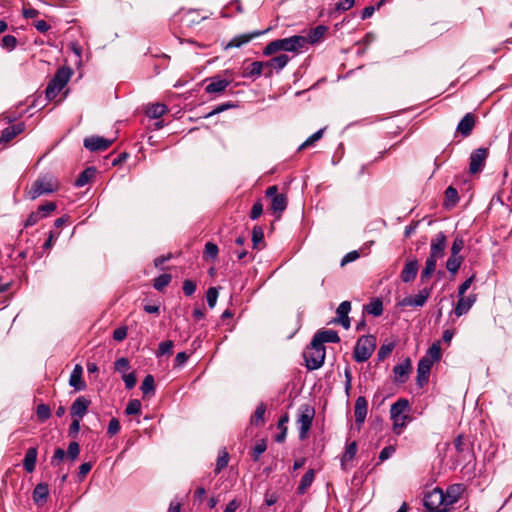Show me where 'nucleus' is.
I'll return each instance as SVG.
<instances>
[{"mask_svg": "<svg viewBox=\"0 0 512 512\" xmlns=\"http://www.w3.org/2000/svg\"><path fill=\"white\" fill-rule=\"evenodd\" d=\"M306 44L307 39L305 36L293 35L288 38L276 39L269 42L265 46L263 54L265 56H271L279 51L298 53L306 46Z\"/></svg>", "mask_w": 512, "mask_h": 512, "instance_id": "obj_1", "label": "nucleus"}, {"mask_svg": "<svg viewBox=\"0 0 512 512\" xmlns=\"http://www.w3.org/2000/svg\"><path fill=\"white\" fill-rule=\"evenodd\" d=\"M59 183L57 179L50 173L40 174L32 183L27 191V195L31 200H35L41 195L50 194L57 191Z\"/></svg>", "mask_w": 512, "mask_h": 512, "instance_id": "obj_2", "label": "nucleus"}, {"mask_svg": "<svg viewBox=\"0 0 512 512\" xmlns=\"http://www.w3.org/2000/svg\"><path fill=\"white\" fill-rule=\"evenodd\" d=\"M73 71L68 66H62L57 69L53 78L49 81L46 89L45 95L47 100H53L58 93L64 88V86L68 83Z\"/></svg>", "mask_w": 512, "mask_h": 512, "instance_id": "obj_3", "label": "nucleus"}, {"mask_svg": "<svg viewBox=\"0 0 512 512\" xmlns=\"http://www.w3.org/2000/svg\"><path fill=\"white\" fill-rule=\"evenodd\" d=\"M376 348V337L373 335L361 336L354 347L353 358L358 363L367 361Z\"/></svg>", "mask_w": 512, "mask_h": 512, "instance_id": "obj_4", "label": "nucleus"}, {"mask_svg": "<svg viewBox=\"0 0 512 512\" xmlns=\"http://www.w3.org/2000/svg\"><path fill=\"white\" fill-rule=\"evenodd\" d=\"M326 356L325 346H314L313 340L303 353L308 370L319 369L323 364Z\"/></svg>", "mask_w": 512, "mask_h": 512, "instance_id": "obj_5", "label": "nucleus"}, {"mask_svg": "<svg viewBox=\"0 0 512 512\" xmlns=\"http://www.w3.org/2000/svg\"><path fill=\"white\" fill-rule=\"evenodd\" d=\"M423 504L426 512H448L449 510L445 507L444 491L438 487L425 494Z\"/></svg>", "mask_w": 512, "mask_h": 512, "instance_id": "obj_6", "label": "nucleus"}, {"mask_svg": "<svg viewBox=\"0 0 512 512\" xmlns=\"http://www.w3.org/2000/svg\"><path fill=\"white\" fill-rule=\"evenodd\" d=\"M299 412L300 414L297 419V423L299 424V439L305 440L312 426V421L315 415V409L305 404L300 406Z\"/></svg>", "mask_w": 512, "mask_h": 512, "instance_id": "obj_7", "label": "nucleus"}, {"mask_svg": "<svg viewBox=\"0 0 512 512\" xmlns=\"http://www.w3.org/2000/svg\"><path fill=\"white\" fill-rule=\"evenodd\" d=\"M489 156L488 148H478L472 151L470 155L469 173L477 174L481 172L485 166L486 159Z\"/></svg>", "mask_w": 512, "mask_h": 512, "instance_id": "obj_8", "label": "nucleus"}, {"mask_svg": "<svg viewBox=\"0 0 512 512\" xmlns=\"http://www.w3.org/2000/svg\"><path fill=\"white\" fill-rule=\"evenodd\" d=\"M270 30V28H267L265 30H255L249 33H244L237 35L233 37L226 45L225 50L231 49V48H240L241 46L249 43L250 41L254 40L255 38L264 35Z\"/></svg>", "mask_w": 512, "mask_h": 512, "instance_id": "obj_9", "label": "nucleus"}, {"mask_svg": "<svg viewBox=\"0 0 512 512\" xmlns=\"http://www.w3.org/2000/svg\"><path fill=\"white\" fill-rule=\"evenodd\" d=\"M454 447L458 453V461L468 465L474 458L473 447L472 445L464 442L463 435H459L454 440Z\"/></svg>", "mask_w": 512, "mask_h": 512, "instance_id": "obj_10", "label": "nucleus"}, {"mask_svg": "<svg viewBox=\"0 0 512 512\" xmlns=\"http://www.w3.org/2000/svg\"><path fill=\"white\" fill-rule=\"evenodd\" d=\"M447 247V237L443 232H439L435 235L431 240L430 244V254L429 256L439 259L442 258L445 254V249Z\"/></svg>", "mask_w": 512, "mask_h": 512, "instance_id": "obj_11", "label": "nucleus"}, {"mask_svg": "<svg viewBox=\"0 0 512 512\" xmlns=\"http://www.w3.org/2000/svg\"><path fill=\"white\" fill-rule=\"evenodd\" d=\"M113 142L114 140L106 139L104 137L91 136L84 139L83 145L86 149L95 152L107 150Z\"/></svg>", "mask_w": 512, "mask_h": 512, "instance_id": "obj_12", "label": "nucleus"}, {"mask_svg": "<svg viewBox=\"0 0 512 512\" xmlns=\"http://www.w3.org/2000/svg\"><path fill=\"white\" fill-rule=\"evenodd\" d=\"M290 61V57L286 54H280L271 58L268 61H264V76L266 78H270L273 75V69L281 70L283 69L287 63Z\"/></svg>", "mask_w": 512, "mask_h": 512, "instance_id": "obj_13", "label": "nucleus"}, {"mask_svg": "<svg viewBox=\"0 0 512 512\" xmlns=\"http://www.w3.org/2000/svg\"><path fill=\"white\" fill-rule=\"evenodd\" d=\"M432 292V287H424L419 294L415 296H407L403 298L400 302L402 306H410V307H422L430 297Z\"/></svg>", "mask_w": 512, "mask_h": 512, "instance_id": "obj_14", "label": "nucleus"}, {"mask_svg": "<svg viewBox=\"0 0 512 512\" xmlns=\"http://www.w3.org/2000/svg\"><path fill=\"white\" fill-rule=\"evenodd\" d=\"M432 366L433 361H431L427 356H424L419 360L417 367V384L420 387H423L428 383Z\"/></svg>", "mask_w": 512, "mask_h": 512, "instance_id": "obj_15", "label": "nucleus"}, {"mask_svg": "<svg viewBox=\"0 0 512 512\" xmlns=\"http://www.w3.org/2000/svg\"><path fill=\"white\" fill-rule=\"evenodd\" d=\"M91 404V400L84 397L79 396L74 400L70 408V414L73 418L81 419L87 413L88 408Z\"/></svg>", "mask_w": 512, "mask_h": 512, "instance_id": "obj_16", "label": "nucleus"}, {"mask_svg": "<svg viewBox=\"0 0 512 512\" xmlns=\"http://www.w3.org/2000/svg\"><path fill=\"white\" fill-rule=\"evenodd\" d=\"M312 340L314 346H324V343L340 342V337L336 331L329 329L318 331Z\"/></svg>", "mask_w": 512, "mask_h": 512, "instance_id": "obj_17", "label": "nucleus"}, {"mask_svg": "<svg viewBox=\"0 0 512 512\" xmlns=\"http://www.w3.org/2000/svg\"><path fill=\"white\" fill-rule=\"evenodd\" d=\"M476 124V116L469 112L465 114V116L460 120L457 125L456 133L462 135L463 137H468L471 135Z\"/></svg>", "mask_w": 512, "mask_h": 512, "instance_id": "obj_18", "label": "nucleus"}, {"mask_svg": "<svg viewBox=\"0 0 512 512\" xmlns=\"http://www.w3.org/2000/svg\"><path fill=\"white\" fill-rule=\"evenodd\" d=\"M351 311V303L349 301H343L336 309L337 318L333 320L334 323L342 325L344 329L350 328L349 313Z\"/></svg>", "mask_w": 512, "mask_h": 512, "instance_id": "obj_19", "label": "nucleus"}, {"mask_svg": "<svg viewBox=\"0 0 512 512\" xmlns=\"http://www.w3.org/2000/svg\"><path fill=\"white\" fill-rule=\"evenodd\" d=\"M419 269V263L417 259L407 260L401 273L400 278L404 283H410L415 280Z\"/></svg>", "mask_w": 512, "mask_h": 512, "instance_id": "obj_20", "label": "nucleus"}, {"mask_svg": "<svg viewBox=\"0 0 512 512\" xmlns=\"http://www.w3.org/2000/svg\"><path fill=\"white\" fill-rule=\"evenodd\" d=\"M464 491L465 487L463 484L450 485L446 492H444L445 507L448 508L449 506L458 502Z\"/></svg>", "mask_w": 512, "mask_h": 512, "instance_id": "obj_21", "label": "nucleus"}, {"mask_svg": "<svg viewBox=\"0 0 512 512\" xmlns=\"http://www.w3.org/2000/svg\"><path fill=\"white\" fill-rule=\"evenodd\" d=\"M411 369L412 364L410 358H406L403 362L394 366L393 372L395 374V381L399 383L406 382Z\"/></svg>", "mask_w": 512, "mask_h": 512, "instance_id": "obj_22", "label": "nucleus"}, {"mask_svg": "<svg viewBox=\"0 0 512 512\" xmlns=\"http://www.w3.org/2000/svg\"><path fill=\"white\" fill-rule=\"evenodd\" d=\"M368 402L364 396H359L354 405L355 422L361 425L367 416Z\"/></svg>", "mask_w": 512, "mask_h": 512, "instance_id": "obj_23", "label": "nucleus"}, {"mask_svg": "<svg viewBox=\"0 0 512 512\" xmlns=\"http://www.w3.org/2000/svg\"><path fill=\"white\" fill-rule=\"evenodd\" d=\"M25 130L24 123H18L16 125L6 127L0 136V143H9L13 140L17 135L22 133Z\"/></svg>", "mask_w": 512, "mask_h": 512, "instance_id": "obj_24", "label": "nucleus"}, {"mask_svg": "<svg viewBox=\"0 0 512 512\" xmlns=\"http://www.w3.org/2000/svg\"><path fill=\"white\" fill-rule=\"evenodd\" d=\"M264 61H254L243 69L242 76L245 78L255 79L262 74L264 75Z\"/></svg>", "mask_w": 512, "mask_h": 512, "instance_id": "obj_25", "label": "nucleus"}, {"mask_svg": "<svg viewBox=\"0 0 512 512\" xmlns=\"http://www.w3.org/2000/svg\"><path fill=\"white\" fill-rule=\"evenodd\" d=\"M49 496V486L46 483H39L35 486L32 498L36 505L41 506L46 503Z\"/></svg>", "mask_w": 512, "mask_h": 512, "instance_id": "obj_26", "label": "nucleus"}, {"mask_svg": "<svg viewBox=\"0 0 512 512\" xmlns=\"http://www.w3.org/2000/svg\"><path fill=\"white\" fill-rule=\"evenodd\" d=\"M82 374V366L80 364H76L70 375L69 384L77 391H82L86 388V383L82 379Z\"/></svg>", "mask_w": 512, "mask_h": 512, "instance_id": "obj_27", "label": "nucleus"}, {"mask_svg": "<svg viewBox=\"0 0 512 512\" xmlns=\"http://www.w3.org/2000/svg\"><path fill=\"white\" fill-rule=\"evenodd\" d=\"M38 451L36 447H30L26 451L23 459V466L27 473H32L35 470L37 462Z\"/></svg>", "mask_w": 512, "mask_h": 512, "instance_id": "obj_28", "label": "nucleus"}, {"mask_svg": "<svg viewBox=\"0 0 512 512\" xmlns=\"http://www.w3.org/2000/svg\"><path fill=\"white\" fill-rule=\"evenodd\" d=\"M230 85V81L219 77L211 78V82L205 87L207 93H221Z\"/></svg>", "mask_w": 512, "mask_h": 512, "instance_id": "obj_29", "label": "nucleus"}, {"mask_svg": "<svg viewBox=\"0 0 512 512\" xmlns=\"http://www.w3.org/2000/svg\"><path fill=\"white\" fill-rule=\"evenodd\" d=\"M409 409V401L405 398L398 399L395 403L391 405L390 408V417L391 419H396L402 415H405V412Z\"/></svg>", "mask_w": 512, "mask_h": 512, "instance_id": "obj_30", "label": "nucleus"}, {"mask_svg": "<svg viewBox=\"0 0 512 512\" xmlns=\"http://www.w3.org/2000/svg\"><path fill=\"white\" fill-rule=\"evenodd\" d=\"M328 31V27L325 25H318L315 28L310 29L306 37L307 44H315L320 42Z\"/></svg>", "mask_w": 512, "mask_h": 512, "instance_id": "obj_31", "label": "nucleus"}, {"mask_svg": "<svg viewBox=\"0 0 512 512\" xmlns=\"http://www.w3.org/2000/svg\"><path fill=\"white\" fill-rule=\"evenodd\" d=\"M288 199L285 194L275 196L271 201V210L273 213L278 214L277 218L281 217V214L286 210Z\"/></svg>", "mask_w": 512, "mask_h": 512, "instance_id": "obj_32", "label": "nucleus"}, {"mask_svg": "<svg viewBox=\"0 0 512 512\" xmlns=\"http://www.w3.org/2000/svg\"><path fill=\"white\" fill-rule=\"evenodd\" d=\"M315 470L309 469L301 478L300 483L297 487V494L303 495L306 493L308 488L312 485L315 480Z\"/></svg>", "mask_w": 512, "mask_h": 512, "instance_id": "obj_33", "label": "nucleus"}, {"mask_svg": "<svg viewBox=\"0 0 512 512\" xmlns=\"http://www.w3.org/2000/svg\"><path fill=\"white\" fill-rule=\"evenodd\" d=\"M475 301V297H471V296H468V297H459L458 301H457V304L454 308V313L460 317L462 315H464L465 313H467L469 311V309L472 307L473 303Z\"/></svg>", "mask_w": 512, "mask_h": 512, "instance_id": "obj_34", "label": "nucleus"}, {"mask_svg": "<svg viewBox=\"0 0 512 512\" xmlns=\"http://www.w3.org/2000/svg\"><path fill=\"white\" fill-rule=\"evenodd\" d=\"M438 259L433 258L431 256H428L425 262V267L421 272L420 281L421 283H425L432 274L435 272L436 269V262Z\"/></svg>", "mask_w": 512, "mask_h": 512, "instance_id": "obj_35", "label": "nucleus"}, {"mask_svg": "<svg viewBox=\"0 0 512 512\" xmlns=\"http://www.w3.org/2000/svg\"><path fill=\"white\" fill-rule=\"evenodd\" d=\"M364 311L374 317H379L383 313V302L380 298L373 299L369 304L364 305Z\"/></svg>", "mask_w": 512, "mask_h": 512, "instance_id": "obj_36", "label": "nucleus"}, {"mask_svg": "<svg viewBox=\"0 0 512 512\" xmlns=\"http://www.w3.org/2000/svg\"><path fill=\"white\" fill-rule=\"evenodd\" d=\"M96 175V168L95 167H88L84 171H82L77 179L75 180V186L76 187H83L89 181L94 178Z\"/></svg>", "mask_w": 512, "mask_h": 512, "instance_id": "obj_37", "label": "nucleus"}, {"mask_svg": "<svg viewBox=\"0 0 512 512\" xmlns=\"http://www.w3.org/2000/svg\"><path fill=\"white\" fill-rule=\"evenodd\" d=\"M266 405L261 402L257 407L250 419V424L255 426H263L265 424L264 414Z\"/></svg>", "mask_w": 512, "mask_h": 512, "instance_id": "obj_38", "label": "nucleus"}, {"mask_svg": "<svg viewBox=\"0 0 512 512\" xmlns=\"http://www.w3.org/2000/svg\"><path fill=\"white\" fill-rule=\"evenodd\" d=\"M141 391L143 393V397L155 394V380L153 375L148 374L145 376L141 385Z\"/></svg>", "mask_w": 512, "mask_h": 512, "instance_id": "obj_39", "label": "nucleus"}, {"mask_svg": "<svg viewBox=\"0 0 512 512\" xmlns=\"http://www.w3.org/2000/svg\"><path fill=\"white\" fill-rule=\"evenodd\" d=\"M357 453V443L355 441L351 442L346 446L345 452L341 458V467L343 470H346V463L354 458Z\"/></svg>", "mask_w": 512, "mask_h": 512, "instance_id": "obj_40", "label": "nucleus"}, {"mask_svg": "<svg viewBox=\"0 0 512 512\" xmlns=\"http://www.w3.org/2000/svg\"><path fill=\"white\" fill-rule=\"evenodd\" d=\"M463 260V256L450 255V257L446 261V269L452 274L457 273Z\"/></svg>", "mask_w": 512, "mask_h": 512, "instance_id": "obj_41", "label": "nucleus"}, {"mask_svg": "<svg viewBox=\"0 0 512 512\" xmlns=\"http://www.w3.org/2000/svg\"><path fill=\"white\" fill-rule=\"evenodd\" d=\"M267 443L265 439L259 440L255 446L251 449L250 455L254 462H258L260 456L266 451Z\"/></svg>", "mask_w": 512, "mask_h": 512, "instance_id": "obj_42", "label": "nucleus"}, {"mask_svg": "<svg viewBox=\"0 0 512 512\" xmlns=\"http://www.w3.org/2000/svg\"><path fill=\"white\" fill-rule=\"evenodd\" d=\"M458 192L453 186L447 187L445 190V206L454 207L458 203Z\"/></svg>", "mask_w": 512, "mask_h": 512, "instance_id": "obj_43", "label": "nucleus"}, {"mask_svg": "<svg viewBox=\"0 0 512 512\" xmlns=\"http://www.w3.org/2000/svg\"><path fill=\"white\" fill-rule=\"evenodd\" d=\"M167 111V107L164 104L156 103L151 105L146 113L149 117L159 119Z\"/></svg>", "mask_w": 512, "mask_h": 512, "instance_id": "obj_44", "label": "nucleus"}, {"mask_svg": "<svg viewBox=\"0 0 512 512\" xmlns=\"http://www.w3.org/2000/svg\"><path fill=\"white\" fill-rule=\"evenodd\" d=\"M229 462V454L226 451V449H223L219 452L217 461H216V468H215V474H219L224 468L227 467Z\"/></svg>", "mask_w": 512, "mask_h": 512, "instance_id": "obj_45", "label": "nucleus"}, {"mask_svg": "<svg viewBox=\"0 0 512 512\" xmlns=\"http://www.w3.org/2000/svg\"><path fill=\"white\" fill-rule=\"evenodd\" d=\"M171 280L172 276L170 274H161L154 279L153 287L158 291H162L165 287H167L170 284Z\"/></svg>", "mask_w": 512, "mask_h": 512, "instance_id": "obj_46", "label": "nucleus"}, {"mask_svg": "<svg viewBox=\"0 0 512 512\" xmlns=\"http://www.w3.org/2000/svg\"><path fill=\"white\" fill-rule=\"evenodd\" d=\"M431 361L434 362H437L441 359V356H442V351H441V346H440V341H436L434 342L430 347L429 349L427 350V355H426Z\"/></svg>", "mask_w": 512, "mask_h": 512, "instance_id": "obj_47", "label": "nucleus"}, {"mask_svg": "<svg viewBox=\"0 0 512 512\" xmlns=\"http://www.w3.org/2000/svg\"><path fill=\"white\" fill-rule=\"evenodd\" d=\"M264 242V232L261 226H254L252 229V243L254 249H259V244Z\"/></svg>", "mask_w": 512, "mask_h": 512, "instance_id": "obj_48", "label": "nucleus"}, {"mask_svg": "<svg viewBox=\"0 0 512 512\" xmlns=\"http://www.w3.org/2000/svg\"><path fill=\"white\" fill-rule=\"evenodd\" d=\"M395 346V342H389L381 345L377 353L378 361H384L391 354Z\"/></svg>", "mask_w": 512, "mask_h": 512, "instance_id": "obj_49", "label": "nucleus"}, {"mask_svg": "<svg viewBox=\"0 0 512 512\" xmlns=\"http://www.w3.org/2000/svg\"><path fill=\"white\" fill-rule=\"evenodd\" d=\"M393 420V431L397 434H400L401 431L406 427L407 423L411 420V417L407 414L402 415Z\"/></svg>", "mask_w": 512, "mask_h": 512, "instance_id": "obj_50", "label": "nucleus"}, {"mask_svg": "<svg viewBox=\"0 0 512 512\" xmlns=\"http://www.w3.org/2000/svg\"><path fill=\"white\" fill-rule=\"evenodd\" d=\"M80 454V445L78 442H70L66 452V459L74 462Z\"/></svg>", "mask_w": 512, "mask_h": 512, "instance_id": "obj_51", "label": "nucleus"}, {"mask_svg": "<svg viewBox=\"0 0 512 512\" xmlns=\"http://www.w3.org/2000/svg\"><path fill=\"white\" fill-rule=\"evenodd\" d=\"M36 415L40 422L48 420L51 416V409L49 405L41 403L36 408Z\"/></svg>", "mask_w": 512, "mask_h": 512, "instance_id": "obj_52", "label": "nucleus"}, {"mask_svg": "<svg viewBox=\"0 0 512 512\" xmlns=\"http://www.w3.org/2000/svg\"><path fill=\"white\" fill-rule=\"evenodd\" d=\"M66 459V452L64 449L58 447L55 449L53 456L51 457L50 464L53 467H59L61 466L63 460Z\"/></svg>", "mask_w": 512, "mask_h": 512, "instance_id": "obj_53", "label": "nucleus"}, {"mask_svg": "<svg viewBox=\"0 0 512 512\" xmlns=\"http://www.w3.org/2000/svg\"><path fill=\"white\" fill-rule=\"evenodd\" d=\"M174 343L171 340L163 341L159 344V348L156 352V356L160 357L163 355H170L172 353Z\"/></svg>", "mask_w": 512, "mask_h": 512, "instance_id": "obj_54", "label": "nucleus"}, {"mask_svg": "<svg viewBox=\"0 0 512 512\" xmlns=\"http://www.w3.org/2000/svg\"><path fill=\"white\" fill-rule=\"evenodd\" d=\"M127 415H137L141 413V402L138 399L130 400L125 409Z\"/></svg>", "mask_w": 512, "mask_h": 512, "instance_id": "obj_55", "label": "nucleus"}, {"mask_svg": "<svg viewBox=\"0 0 512 512\" xmlns=\"http://www.w3.org/2000/svg\"><path fill=\"white\" fill-rule=\"evenodd\" d=\"M323 133H324V129H320L317 132H315L314 134H312L305 142H303L299 146L298 150L301 151V150L313 145L316 141H318L322 138Z\"/></svg>", "mask_w": 512, "mask_h": 512, "instance_id": "obj_56", "label": "nucleus"}, {"mask_svg": "<svg viewBox=\"0 0 512 512\" xmlns=\"http://www.w3.org/2000/svg\"><path fill=\"white\" fill-rule=\"evenodd\" d=\"M17 39L15 36L13 35H5L3 38H2V48L8 50V51H12L16 48L17 46Z\"/></svg>", "mask_w": 512, "mask_h": 512, "instance_id": "obj_57", "label": "nucleus"}, {"mask_svg": "<svg viewBox=\"0 0 512 512\" xmlns=\"http://www.w3.org/2000/svg\"><path fill=\"white\" fill-rule=\"evenodd\" d=\"M218 294H219V292H218V288L217 287H210L207 290L206 299H207L208 306L210 308H214L215 307L217 299H218Z\"/></svg>", "mask_w": 512, "mask_h": 512, "instance_id": "obj_58", "label": "nucleus"}, {"mask_svg": "<svg viewBox=\"0 0 512 512\" xmlns=\"http://www.w3.org/2000/svg\"><path fill=\"white\" fill-rule=\"evenodd\" d=\"M464 239L462 236L457 235L452 243L451 246V255H457L460 256L459 253L464 248Z\"/></svg>", "mask_w": 512, "mask_h": 512, "instance_id": "obj_59", "label": "nucleus"}, {"mask_svg": "<svg viewBox=\"0 0 512 512\" xmlns=\"http://www.w3.org/2000/svg\"><path fill=\"white\" fill-rule=\"evenodd\" d=\"M233 107H235V105L231 102L222 103V104L218 105L217 107H215L212 111L207 113L204 117L210 118L216 114L222 113V112H224L230 108H233Z\"/></svg>", "mask_w": 512, "mask_h": 512, "instance_id": "obj_60", "label": "nucleus"}, {"mask_svg": "<svg viewBox=\"0 0 512 512\" xmlns=\"http://www.w3.org/2000/svg\"><path fill=\"white\" fill-rule=\"evenodd\" d=\"M219 253L218 246L212 242H207L205 244V257H210L212 259H216Z\"/></svg>", "mask_w": 512, "mask_h": 512, "instance_id": "obj_61", "label": "nucleus"}, {"mask_svg": "<svg viewBox=\"0 0 512 512\" xmlns=\"http://www.w3.org/2000/svg\"><path fill=\"white\" fill-rule=\"evenodd\" d=\"M182 289H183V293L186 296H192L195 293V290H196V282L193 281V280H190V279H186L183 282Z\"/></svg>", "mask_w": 512, "mask_h": 512, "instance_id": "obj_62", "label": "nucleus"}, {"mask_svg": "<svg viewBox=\"0 0 512 512\" xmlns=\"http://www.w3.org/2000/svg\"><path fill=\"white\" fill-rule=\"evenodd\" d=\"M263 213V204L260 200L256 201L250 211V218L252 220L258 219Z\"/></svg>", "mask_w": 512, "mask_h": 512, "instance_id": "obj_63", "label": "nucleus"}, {"mask_svg": "<svg viewBox=\"0 0 512 512\" xmlns=\"http://www.w3.org/2000/svg\"><path fill=\"white\" fill-rule=\"evenodd\" d=\"M120 431V423L117 418H112L108 424L107 434L109 437L116 435Z\"/></svg>", "mask_w": 512, "mask_h": 512, "instance_id": "obj_64", "label": "nucleus"}]
</instances>
